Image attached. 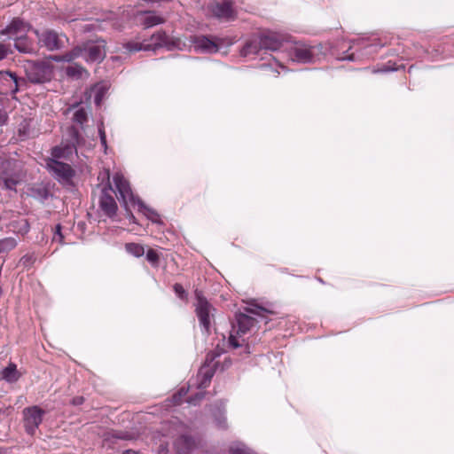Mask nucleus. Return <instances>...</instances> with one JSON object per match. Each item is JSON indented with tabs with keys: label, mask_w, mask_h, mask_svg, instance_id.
Returning a JSON list of instances; mask_svg holds the SVG:
<instances>
[{
	"label": "nucleus",
	"mask_w": 454,
	"mask_h": 454,
	"mask_svg": "<svg viewBox=\"0 0 454 454\" xmlns=\"http://www.w3.org/2000/svg\"><path fill=\"white\" fill-rule=\"evenodd\" d=\"M82 49V55L87 61L101 62L106 57V42L98 40L96 43H88Z\"/></svg>",
	"instance_id": "10"
},
{
	"label": "nucleus",
	"mask_w": 454,
	"mask_h": 454,
	"mask_svg": "<svg viewBox=\"0 0 454 454\" xmlns=\"http://www.w3.org/2000/svg\"><path fill=\"white\" fill-rule=\"evenodd\" d=\"M114 183L117 190V199L124 206L127 207L128 203L130 202L133 205L137 202V199L129 186V183L120 174L114 176Z\"/></svg>",
	"instance_id": "6"
},
{
	"label": "nucleus",
	"mask_w": 454,
	"mask_h": 454,
	"mask_svg": "<svg viewBox=\"0 0 454 454\" xmlns=\"http://www.w3.org/2000/svg\"><path fill=\"white\" fill-rule=\"evenodd\" d=\"M30 192H31V196L34 199H35L41 202L45 201L50 196L49 189L43 184H37V185L33 186L30 190Z\"/></svg>",
	"instance_id": "23"
},
{
	"label": "nucleus",
	"mask_w": 454,
	"mask_h": 454,
	"mask_svg": "<svg viewBox=\"0 0 454 454\" xmlns=\"http://www.w3.org/2000/svg\"><path fill=\"white\" fill-rule=\"evenodd\" d=\"M219 356L220 354L215 351L208 352L202 366H208L216 369L218 362H215V359L219 357Z\"/></svg>",
	"instance_id": "30"
},
{
	"label": "nucleus",
	"mask_w": 454,
	"mask_h": 454,
	"mask_svg": "<svg viewBox=\"0 0 454 454\" xmlns=\"http://www.w3.org/2000/svg\"><path fill=\"white\" fill-rule=\"evenodd\" d=\"M9 161H2L0 166V180L4 181V177H10L11 176H15L16 174L12 169L10 168Z\"/></svg>",
	"instance_id": "31"
},
{
	"label": "nucleus",
	"mask_w": 454,
	"mask_h": 454,
	"mask_svg": "<svg viewBox=\"0 0 454 454\" xmlns=\"http://www.w3.org/2000/svg\"><path fill=\"white\" fill-rule=\"evenodd\" d=\"M98 133H99V137H100L101 145L104 146L105 151H106L107 148L106 136V132H105L103 125L98 127Z\"/></svg>",
	"instance_id": "41"
},
{
	"label": "nucleus",
	"mask_w": 454,
	"mask_h": 454,
	"mask_svg": "<svg viewBox=\"0 0 454 454\" xmlns=\"http://www.w3.org/2000/svg\"><path fill=\"white\" fill-rule=\"evenodd\" d=\"M44 411L38 406H31L23 410L24 427L26 432L33 435L43 421Z\"/></svg>",
	"instance_id": "7"
},
{
	"label": "nucleus",
	"mask_w": 454,
	"mask_h": 454,
	"mask_svg": "<svg viewBox=\"0 0 454 454\" xmlns=\"http://www.w3.org/2000/svg\"><path fill=\"white\" fill-rule=\"evenodd\" d=\"M173 289L176 294L178 296V298H180L181 300L187 299V293L181 284L176 283L173 286Z\"/></svg>",
	"instance_id": "38"
},
{
	"label": "nucleus",
	"mask_w": 454,
	"mask_h": 454,
	"mask_svg": "<svg viewBox=\"0 0 454 454\" xmlns=\"http://www.w3.org/2000/svg\"><path fill=\"white\" fill-rule=\"evenodd\" d=\"M47 168L59 181L68 182L74 175V171L69 164L54 159H50L47 161Z\"/></svg>",
	"instance_id": "11"
},
{
	"label": "nucleus",
	"mask_w": 454,
	"mask_h": 454,
	"mask_svg": "<svg viewBox=\"0 0 454 454\" xmlns=\"http://www.w3.org/2000/svg\"><path fill=\"white\" fill-rule=\"evenodd\" d=\"M126 251L135 257H141L145 254V248L137 243H127L125 245Z\"/></svg>",
	"instance_id": "28"
},
{
	"label": "nucleus",
	"mask_w": 454,
	"mask_h": 454,
	"mask_svg": "<svg viewBox=\"0 0 454 454\" xmlns=\"http://www.w3.org/2000/svg\"><path fill=\"white\" fill-rule=\"evenodd\" d=\"M194 446V439L187 434L178 436L174 442V448L176 454H190Z\"/></svg>",
	"instance_id": "16"
},
{
	"label": "nucleus",
	"mask_w": 454,
	"mask_h": 454,
	"mask_svg": "<svg viewBox=\"0 0 454 454\" xmlns=\"http://www.w3.org/2000/svg\"><path fill=\"white\" fill-rule=\"evenodd\" d=\"M246 311L251 315H254V316H258V317H262L263 316V313H273L271 310H269L265 308H262L261 306H254V307H251V308H247L246 309Z\"/></svg>",
	"instance_id": "34"
},
{
	"label": "nucleus",
	"mask_w": 454,
	"mask_h": 454,
	"mask_svg": "<svg viewBox=\"0 0 454 454\" xmlns=\"http://www.w3.org/2000/svg\"><path fill=\"white\" fill-rule=\"evenodd\" d=\"M14 47L21 53H35V47L33 41L28 39L25 35L15 38Z\"/></svg>",
	"instance_id": "17"
},
{
	"label": "nucleus",
	"mask_w": 454,
	"mask_h": 454,
	"mask_svg": "<svg viewBox=\"0 0 454 454\" xmlns=\"http://www.w3.org/2000/svg\"><path fill=\"white\" fill-rule=\"evenodd\" d=\"M4 183V186L7 190H15L16 185L19 183L17 175L11 176L10 177H4V180L2 181Z\"/></svg>",
	"instance_id": "33"
},
{
	"label": "nucleus",
	"mask_w": 454,
	"mask_h": 454,
	"mask_svg": "<svg viewBox=\"0 0 454 454\" xmlns=\"http://www.w3.org/2000/svg\"><path fill=\"white\" fill-rule=\"evenodd\" d=\"M52 240L59 242L60 244L64 243V235L62 234V226L60 223H58L55 226V231H54V234L52 237Z\"/></svg>",
	"instance_id": "36"
},
{
	"label": "nucleus",
	"mask_w": 454,
	"mask_h": 454,
	"mask_svg": "<svg viewBox=\"0 0 454 454\" xmlns=\"http://www.w3.org/2000/svg\"><path fill=\"white\" fill-rule=\"evenodd\" d=\"M30 260H31V256H30V255H24V256L21 258V262H23V263H24V264H26L27 262H28Z\"/></svg>",
	"instance_id": "47"
},
{
	"label": "nucleus",
	"mask_w": 454,
	"mask_h": 454,
	"mask_svg": "<svg viewBox=\"0 0 454 454\" xmlns=\"http://www.w3.org/2000/svg\"><path fill=\"white\" fill-rule=\"evenodd\" d=\"M82 47H75L71 51L66 52L62 56L54 57L52 58L55 61H65V62H71L74 59L78 57H82Z\"/></svg>",
	"instance_id": "24"
},
{
	"label": "nucleus",
	"mask_w": 454,
	"mask_h": 454,
	"mask_svg": "<svg viewBox=\"0 0 454 454\" xmlns=\"http://www.w3.org/2000/svg\"><path fill=\"white\" fill-rule=\"evenodd\" d=\"M261 50H262V47L261 45L260 37L258 36L248 40L243 46L240 53L242 56L247 57L249 55H256Z\"/></svg>",
	"instance_id": "18"
},
{
	"label": "nucleus",
	"mask_w": 454,
	"mask_h": 454,
	"mask_svg": "<svg viewBox=\"0 0 454 454\" xmlns=\"http://www.w3.org/2000/svg\"><path fill=\"white\" fill-rule=\"evenodd\" d=\"M87 121H88V111L83 106L78 107L73 114V121L82 127V125L85 122H87Z\"/></svg>",
	"instance_id": "25"
},
{
	"label": "nucleus",
	"mask_w": 454,
	"mask_h": 454,
	"mask_svg": "<svg viewBox=\"0 0 454 454\" xmlns=\"http://www.w3.org/2000/svg\"><path fill=\"white\" fill-rule=\"evenodd\" d=\"M262 50L277 51L282 46V37L274 32H266L259 35Z\"/></svg>",
	"instance_id": "15"
},
{
	"label": "nucleus",
	"mask_w": 454,
	"mask_h": 454,
	"mask_svg": "<svg viewBox=\"0 0 454 454\" xmlns=\"http://www.w3.org/2000/svg\"><path fill=\"white\" fill-rule=\"evenodd\" d=\"M123 47L129 51V52H137L140 51H149L150 47L146 45V43L130 41L123 44Z\"/></svg>",
	"instance_id": "27"
},
{
	"label": "nucleus",
	"mask_w": 454,
	"mask_h": 454,
	"mask_svg": "<svg viewBox=\"0 0 454 454\" xmlns=\"http://www.w3.org/2000/svg\"><path fill=\"white\" fill-rule=\"evenodd\" d=\"M50 76L51 70L43 64H35L27 71L28 80L33 83H43L50 80Z\"/></svg>",
	"instance_id": "14"
},
{
	"label": "nucleus",
	"mask_w": 454,
	"mask_h": 454,
	"mask_svg": "<svg viewBox=\"0 0 454 454\" xmlns=\"http://www.w3.org/2000/svg\"><path fill=\"white\" fill-rule=\"evenodd\" d=\"M31 28V26L20 18H14L11 23L0 31V37L8 35L10 37L26 35Z\"/></svg>",
	"instance_id": "12"
},
{
	"label": "nucleus",
	"mask_w": 454,
	"mask_h": 454,
	"mask_svg": "<svg viewBox=\"0 0 454 454\" xmlns=\"http://www.w3.org/2000/svg\"><path fill=\"white\" fill-rule=\"evenodd\" d=\"M69 135L71 137V141L73 145L79 143L80 134L79 131L74 128L71 127L68 130Z\"/></svg>",
	"instance_id": "40"
},
{
	"label": "nucleus",
	"mask_w": 454,
	"mask_h": 454,
	"mask_svg": "<svg viewBox=\"0 0 454 454\" xmlns=\"http://www.w3.org/2000/svg\"><path fill=\"white\" fill-rule=\"evenodd\" d=\"M113 438L120 439V440H130L131 434L126 431H115L111 434Z\"/></svg>",
	"instance_id": "39"
},
{
	"label": "nucleus",
	"mask_w": 454,
	"mask_h": 454,
	"mask_svg": "<svg viewBox=\"0 0 454 454\" xmlns=\"http://www.w3.org/2000/svg\"><path fill=\"white\" fill-rule=\"evenodd\" d=\"M134 205H137L138 210L153 223H161L160 215L154 209L147 207L140 199H137V202Z\"/></svg>",
	"instance_id": "22"
},
{
	"label": "nucleus",
	"mask_w": 454,
	"mask_h": 454,
	"mask_svg": "<svg viewBox=\"0 0 454 454\" xmlns=\"http://www.w3.org/2000/svg\"><path fill=\"white\" fill-rule=\"evenodd\" d=\"M122 454H141L139 451L134 450H126L122 452Z\"/></svg>",
	"instance_id": "46"
},
{
	"label": "nucleus",
	"mask_w": 454,
	"mask_h": 454,
	"mask_svg": "<svg viewBox=\"0 0 454 454\" xmlns=\"http://www.w3.org/2000/svg\"><path fill=\"white\" fill-rule=\"evenodd\" d=\"M16 247V241L12 238L0 239V254L9 251Z\"/></svg>",
	"instance_id": "32"
},
{
	"label": "nucleus",
	"mask_w": 454,
	"mask_h": 454,
	"mask_svg": "<svg viewBox=\"0 0 454 454\" xmlns=\"http://www.w3.org/2000/svg\"><path fill=\"white\" fill-rule=\"evenodd\" d=\"M231 454H254L243 445H233L230 447Z\"/></svg>",
	"instance_id": "37"
},
{
	"label": "nucleus",
	"mask_w": 454,
	"mask_h": 454,
	"mask_svg": "<svg viewBox=\"0 0 454 454\" xmlns=\"http://www.w3.org/2000/svg\"><path fill=\"white\" fill-rule=\"evenodd\" d=\"M196 303L195 313L199 319L200 325L204 331L209 334L211 322L215 317V309L214 306L201 294L200 292H195Z\"/></svg>",
	"instance_id": "1"
},
{
	"label": "nucleus",
	"mask_w": 454,
	"mask_h": 454,
	"mask_svg": "<svg viewBox=\"0 0 454 454\" xmlns=\"http://www.w3.org/2000/svg\"><path fill=\"white\" fill-rule=\"evenodd\" d=\"M237 326H233L235 334L231 333L229 338L230 345L233 348L241 347L243 344L239 342L237 336L239 338L246 334L254 325L255 319L250 315L239 313L236 315Z\"/></svg>",
	"instance_id": "3"
},
{
	"label": "nucleus",
	"mask_w": 454,
	"mask_h": 454,
	"mask_svg": "<svg viewBox=\"0 0 454 454\" xmlns=\"http://www.w3.org/2000/svg\"><path fill=\"white\" fill-rule=\"evenodd\" d=\"M140 13L145 15V18L142 20V25L145 28H150L152 27L162 24L165 21L162 17L157 15L154 12L145 11L141 12Z\"/></svg>",
	"instance_id": "20"
},
{
	"label": "nucleus",
	"mask_w": 454,
	"mask_h": 454,
	"mask_svg": "<svg viewBox=\"0 0 454 454\" xmlns=\"http://www.w3.org/2000/svg\"><path fill=\"white\" fill-rule=\"evenodd\" d=\"M0 375L2 380H4L9 383L16 382L20 377V374L17 371V366L13 363H10L8 366L4 368L0 372Z\"/></svg>",
	"instance_id": "21"
},
{
	"label": "nucleus",
	"mask_w": 454,
	"mask_h": 454,
	"mask_svg": "<svg viewBox=\"0 0 454 454\" xmlns=\"http://www.w3.org/2000/svg\"><path fill=\"white\" fill-rule=\"evenodd\" d=\"M2 79L4 81H10L13 87L11 88L12 94H15L19 90V81L15 73L11 71H5L1 73Z\"/></svg>",
	"instance_id": "26"
},
{
	"label": "nucleus",
	"mask_w": 454,
	"mask_h": 454,
	"mask_svg": "<svg viewBox=\"0 0 454 454\" xmlns=\"http://www.w3.org/2000/svg\"><path fill=\"white\" fill-rule=\"evenodd\" d=\"M83 72H85V69L82 66L76 64L68 66L66 69L67 75L72 78L82 77Z\"/></svg>",
	"instance_id": "29"
},
{
	"label": "nucleus",
	"mask_w": 454,
	"mask_h": 454,
	"mask_svg": "<svg viewBox=\"0 0 454 454\" xmlns=\"http://www.w3.org/2000/svg\"><path fill=\"white\" fill-rule=\"evenodd\" d=\"M104 97V90L102 88L98 89L94 97V102L96 105L99 106Z\"/></svg>",
	"instance_id": "42"
},
{
	"label": "nucleus",
	"mask_w": 454,
	"mask_h": 454,
	"mask_svg": "<svg viewBox=\"0 0 454 454\" xmlns=\"http://www.w3.org/2000/svg\"><path fill=\"white\" fill-rule=\"evenodd\" d=\"M114 192L110 183L104 185V187L101 190V195L99 198V207L103 211V213L110 217L113 218L116 215L117 213V203L112 195V193Z\"/></svg>",
	"instance_id": "8"
},
{
	"label": "nucleus",
	"mask_w": 454,
	"mask_h": 454,
	"mask_svg": "<svg viewBox=\"0 0 454 454\" xmlns=\"http://www.w3.org/2000/svg\"><path fill=\"white\" fill-rule=\"evenodd\" d=\"M83 401H84V398L82 396H77L73 399L72 403L74 405H80L83 403Z\"/></svg>",
	"instance_id": "44"
},
{
	"label": "nucleus",
	"mask_w": 454,
	"mask_h": 454,
	"mask_svg": "<svg viewBox=\"0 0 454 454\" xmlns=\"http://www.w3.org/2000/svg\"><path fill=\"white\" fill-rule=\"evenodd\" d=\"M208 10L212 16L219 20L228 22L234 20L237 17V13L232 7L231 2L228 0L212 4L208 6Z\"/></svg>",
	"instance_id": "9"
},
{
	"label": "nucleus",
	"mask_w": 454,
	"mask_h": 454,
	"mask_svg": "<svg viewBox=\"0 0 454 454\" xmlns=\"http://www.w3.org/2000/svg\"><path fill=\"white\" fill-rule=\"evenodd\" d=\"M203 397H204V394H202V393H200V394L196 395V398L199 399V400H201Z\"/></svg>",
	"instance_id": "49"
},
{
	"label": "nucleus",
	"mask_w": 454,
	"mask_h": 454,
	"mask_svg": "<svg viewBox=\"0 0 454 454\" xmlns=\"http://www.w3.org/2000/svg\"><path fill=\"white\" fill-rule=\"evenodd\" d=\"M61 150L59 147H54L52 149V156L53 157H60Z\"/></svg>",
	"instance_id": "45"
},
{
	"label": "nucleus",
	"mask_w": 454,
	"mask_h": 454,
	"mask_svg": "<svg viewBox=\"0 0 454 454\" xmlns=\"http://www.w3.org/2000/svg\"><path fill=\"white\" fill-rule=\"evenodd\" d=\"M289 56L293 61L309 64L316 59L315 47L302 42H296L289 50Z\"/></svg>",
	"instance_id": "4"
},
{
	"label": "nucleus",
	"mask_w": 454,
	"mask_h": 454,
	"mask_svg": "<svg viewBox=\"0 0 454 454\" xmlns=\"http://www.w3.org/2000/svg\"><path fill=\"white\" fill-rule=\"evenodd\" d=\"M34 32L38 39L39 45L50 51L61 50L65 47V43L67 41L64 34L58 33L53 29H46L43 32L34 30Z\"/></svg>",
	"instance_id": "2"
},
{
	"label": "nucleus",
	"mask_w": 454,
	"mask_h": 454,
	"mask_svg": "<svg viewBox=\"0 0 454 454\" xmlns=\"http://www.w3.org/2000/svg\"><path fill=\"white\" fill-rule=\"evenodd\" d=\"M159 254L155 250L151 248L146 252V260L153 265L157 266L159 263Z\"/></svg>",
	"instance_id": "35"
},
{
	"label": "nucleus",
	"mask_w": 454,
	"mask_h": 454,
	"mask_svg": "<svg viewBox=\"0 0 454 454\" xmlns=\"http://www.w3.org/2000/svg\"><path fill=\"white\" fill-rule=\"evenodd\" d=\"M190 42L193 44L194 49L201 53H216L219 51V45L206 35L191 36Z\"/></svg>",
	"instance_id": "13"
},
{
	"label": "nucleus",
	"mask_w": 454,
	"mask_h": 454,
	"mask_svg": "<svg viewBox=\"0 0 454 454\" xmlns=\"http://www.w3.org/2000/svg\"><path fill=\"white\" fill-rule=\"evenodd\" d=\"M78 106H73L72 107H70L68 110H71L72 108H75L77 107Z\"/></svg>",
	"instance_id": "50"
},
{
	"label": "nucleus",
	"mask_w": 454,
	"mask_h": 454,
	"mask_svg": "<svg viewBox=\"0 0 454 454\" xmlns=\"http://www.w3.org/2000/svg\"><path fill=\"white\" fill-rule=\"evenodd\" d=\"M218 427L221 428H225V427H226L225 419H223L222 420H218Z\"/></svg>",
	"instance_id": "48"
},
{
	"label": "nucleus",
	"mask_w": 454,
	"mask_h": 454,
	"mask_svg": "<svg viewBox=\"0 0 454 454\" xmlns=\"http://www.w3.org/2000/svg\"><path fill=\"white\" fill-rule=\"evenodd\" d=\"M150 41V43H146V45L150 47L149 51H155L163 47L168 51L183 49L181 47L182 42L179 38L169 37L164 31L154 33L151 36Z\"/></svg>",
	"instance_id": "5"
},
{
	"label": "nucleus",
	"mask_w": 454,
	"mask_h": 454,
	"mask_svg": "<svg viewBox=\"0 0 454 454\" xmlns=\"http://www.w3.org/2000/svg\"><path fill=\"white\" fill-rule=\"evenodd\" d=\"M215 371L216 369L212 367L201 366L198 373L200 378L198 387L200 388H206L209 385Z\"/></svg>",
	"instance_id": "19"
},
{
	"label": "nucleus",
	"mask_w": 454,
	"mask_h": 454,
	"mask_svg": "<svg viewBox=\"0 0 454 454\" xmlns=\"http://www.w3.org/2000/svg\"><path fill=\"white\" fill-rule=\"evenodd\" d=\"M7 55H8V49H7V47L4 44L0 43V60H2L4 58H6Z\"/></svg>",
	"instance_id": "43"
}]
</instances>
